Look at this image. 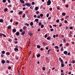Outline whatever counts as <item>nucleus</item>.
Segmentation results:
<instances>
[{"mask_svg": "<svg viewBox=\"0 0 75 75\" xmlns=\"http://www.w3.org/2000/svg\"><path fill=\"white\" fill-rule=\"evenodd\" d=\"M42 24V23H41V22H39L38 23V25H39V26H41V25Z\"/></svg>", "mask_w": 75, "mask_h": 75, "instance_id": "15", "label": "nucleus"}, {"mask_svg": "<svg viewBox=\"0 0 75 75\" xmlns=\"http://www.w3.org/2000/svg\"><path fill=\"white\" fill-rule=\"evenodd\" d=\"M25 5L27 6H28V7H30L31 6V4L29 3L28 2L26 3Z\"/></svg>", "mask_w": 75, "mask_h": 75, "instance_id": "2", "label": "nucleus"}, {"mask_svg": "<svg viewBox=\"0 0 75 75\" xmlns=\"http://www.w3.org/2000/svg\"><path fill=\"white\" fill-rule=\"evenodd\" d=\"M62 23H60V25H59V27H61V26H62Z\"/></svg>", "mask_w": 75, "mask_h": 75, "instance_id": "24", "label": "nucleus"}, {"mask_svg": "<svg viewBox=\"0 0 75 75\" xmlns=\"http://www.w3.org/2000/svg\"><path fill=\"white\" fill-rule=\"evenodd\" d=\"M10 21L11 22H13V19H11L10 20Z\"/></svg>", "mask_w": 75, "mask_h": 75, "instance_id": "62", "label": "nucleus"}, {"mask_svg": "<svg viewBox=\"0 0 75 75\" xmlns=\"http://www.w3.org/2000/svg\"><path fill=\"white\" fill-rule=\"evenodd\" d=\"M47 6H50L51 4V1L50 0H48L47 2Z\"/></svg>", "mask_w": 75, "mask_h": 75, "instance_id": "1", "label": "nucleus"}, {"mask_svg": "<svg viewBox=\"0 0 75 75\" xmlns=\"http://www.w3.org/2000/svg\"><path fill=\"white\" fill-rule=\"evenodd\" d=\"M40 54H39L38 55H37V57L38 58H39V57H40Z\"/></svg>", "mask_w": 75, "mask_h": 75, "instance_id": "25", "label": "nucleus"}, {"mask_svg": "<svg viewBox=\"0 0 75 75\" xmlns=\"http://www.w3.org/2000/svg\"><path fill=\"white\" fill-rule=\"evenodd\" d=\"M55 47V48H57V49H58V48H59V47L57 46H56Z\"/></svg>", "mask_w": 75, "mask_h": 75, "instance_id": "30", "label": "nucleus"}, {"mask_svg": "<svg viewBox=\"0 0 75 75\" xmlns=\"http://www.w3.org/2000/svg\"><path fill=\"white\" fill-rule=\"evenodd\" d=\"M44 27V25H41V27L42 28H43Z\"/></svg>", "mask_w": 75, "mask_h": 75, "instance_id": "32", "label": "nucleus"}, {"mask_svg": "<svg viewBox=\"0 0 75 75\" xmlns=\"http://www.w3.org/2000/svg\"><path fill=\"white\" fill-rule=\"evenodd\" d=\"M38 6H36L35 7V10H36V11H37L38 10Z\"/></svg>", "mask_w": 75, "mask_h": 75, "instance_id": "7", "label": "nucleus"}, {"mask_svg": "<svg viewBox=\"0 0 75 75\" xmlns=\"http://www.w3.org/2000/svg\"><path fill=\"white\" fill-rule=\"evenodd\" d=\"M22 13H23V12H22V11H20V12L18 13L19 14H20V15L22 14Z\"/></svg>", "mask_w": 75, "mask_h": 75, "instance_id": "13", "label": "nucleus"}, {"mask_svg": "<svg viewBox=\"0 0 75 75\" xmlns=\"http://www.w3.org/2000/svg\"><path fill=\"white\" fill-rule=\"evenodd\" d=\"M47 40H51V37H50V36H49L48 37H47Z\"/></svg>", "mask_w": 75, "mask_h": 75, "instance_id": "14", "label": "nucleus"}, {"mask_svg": "<svg viewBox=\"0 0 75 75\" xmlns=\"http://www.w3.org/2000/svg\"><path fill=\"white\" fill-rule=\"evenodd\" d=\"M2 63L3 64H5V61L4 60H2L1 61Z\"/></svg>", "mask_w": 75, "mask_h": 75, "instance_id": "12", "label": "nucleus"}, {"mask_svg": "<svg viewBox=\"0 0 75 75\" xmlns=\"http://www.w3.org/2000/svg\"><path fill=\"white\" fill-rule=\"evenodd\" d=\"M45 67H42V69L43 70V71H45Z\"/></svg>", "mask_w": 75, "mask_h": 75, "instance_id": "18", "label": "nucleus"}, {"mask_svg": "<svg viewBox=\"0 0 75 75\" xmlns=\"http://www.w3.org/2000/svg\"><path fill=\"white\" fill-rule=\"evenodd\" d=\"M67 54L68 55H71V53H70V52H68Z\"/></svg>", "mask_w": 75, "mask_h": 75, "instance_id": "45", "label": "nucleus"}, {"mask_svg": "<svg viewBox=\"0 0 75 75\" xmlns=\"http://www.w3.org/2000/svg\"><path fill=\"white\" fill-rule=\"evenodd\" d=\"M37 47L38 48H40V47H41V46H40V45H37Z\"/></svg>", "mask_w": 75, "mask_h": 75, "instance_id": "17", "label": "nucleus"}, {"mask_svg": "<svg viewBox=\"0 0 75 75\" xmlns=\"http://www.w3.org/2000/svg\"><path fill=\"white\" fill-rule=\"evenodd\" d=\"M61 66H62V67H64V64L63 63H62Z\"/></svg>", "mask_w": 75, "mask_h": 75, "instance_id": "19", "label": "nucleus"}, {"mask_svg": "<svg viewBox=\"0 0 75 75\" xmlns=\"http://www.w3.org/2000/svg\"><path fill=\"white\" fill-rule=\"evenodd\" d=\"M2 54H5V51H2Z\"/></svg>", "mask_w": 75, "mask_h": 75, "instance_id": "27", "label": "nucleus"}, {"mask_svg": "<svg viewBox=\"0 0 75 75\" xmlns=\"http://www.w3.org/2000/svg\"><path fill=\"white\" fill-rule=\"evenodd\" d=\"M47 17H49V16H50V14L49 13H47Z\"/></svg>", "mask_w": 75, "mask_h": 75, "instance_id": "31", "label": "nucleus"}, {"mask_svg": "<svg viewBox=\"0 0 75 75\" xmlns=\"http://www.w3.org/2000/svg\"><path fill=\"white\" fill-rule=\"evenodd\" d=\"M7 11V8H5L4 9V11L5 12H6Z\"/></svg>", "mask_w": 75, "mask_h": 75, "instance_id": "16", "label": "nucleus"}, {"mask_svg": "<svg viewBox=\"0 0 75 75\" xmlns=\"http://www.w3.org/2000/svg\"><path fill=\"white\" fill-rule=\"evenodd\" d=\"M51 50H48V52H50V51H51Z\"/></svg>", "mask_w": 75, "mask_h": 75, "instance_id": "63", "label": "nucleus"}, {"mask_svg": "<svg viewBox=\"0 0 75 75\" xmlns=\"http://www.w3.org/2000/svg\"><path fill=\"white\" fill-rule=\"evenodd\" d=\"M68 17H69V16H67L66 17H65V18L66 19H67V18H68Z\"/></svg>", "mask_w": 75, "mask_h": 75, "instance_id": "52", "label": "nucleus"}, {"mask_svg": "<svg viewBox=\"0 0 75 75\" xmlns=\"http://www.w3.org/2000/svg\"><path fill=\"white\" fill-rule=\"evenodd\" d=\"M3 36H4V37H6V35H4V34H3Z\"/></svg>", "mask_w": 75, "mask_h": 75, "instance_id": "55", "label": "nucleus"}, {"mask_svg": "<svg viewBox=\"0 0 75 75\" xmlns=\"http://www.w3.org/2000/svg\"><path fill=\"white\" fill-rule=\"evenodd\" d=\"M25 25H27V26H28L29 25V24H28V23H25Z\"/></svg>", "mask_w": 75, "mask_h": 75, "instance_id": "26", "label": "nucleus"}, {"mask_svg": "<svg viewBox=\"0 0 75 75\" xmlns=\"http://www.w3.org/2000/svg\"><path fill=\"white\" fill-rule=\"evenodd\" d=\"M60 47H62V44H61L59 45Z\"/></svg>", "mask_w": 75, "mask_h": 75, "instance_id": "61", "label": "nucleus"}, {"mask_svg": "<svg viewBox=\"0 0 75 75\" xmlns=\"http://www.w3.org/2000/svg\"><path fill=\"white\" fill-rule=\"evenodd\" d=\"M3 36V33H1L0 34V36H1V37H2V36Z\"/></svg>", "mask_w": 75, "mask_h": 75, "instance_id": "37", "label": "nucleus"}, {"mask_svg": "<svg viewBox=\"0 0 75 75\" xmlns=\"http://www.w3.org/2000/svg\"><path fill=\"white\" fill-rule=\"evenodd\" d=\"M16 35H18L20 34V33L18 32H17L16 33Z\"/></svg>", "mask_w": 75, "mask_h": 75, "instance_id": "8", "label": "nucleus"}, {"mask_svg": "<svg viewBox=\"0 0 75 75\" xmlns=\"http://www.w3.org/2000/svg\"><path fill=\"white\" fill-rule=\"evenodd\" d=\"M1 57H2V58H3V54H2L1 55Z\"/></svg>", "mask_w": 75, "mask_h": 75, "instance_id": "58", "label": "nucleus"}, {"mask_svg": "<svg viewBox=\"0 0 75 75\" xmlns=\"http://www.w3.org/2000/svg\"><path fill=\"white\" fill-rule=\"evenodd\" d=\"M40 17H43V14H41L40 15Z\"/></svg>", "mask_w": 75, "mask_h": 75, "instance_id": "42", "label": "nucleus"}, {"mask_svg": "<svg viewBox=\"0 0 75 75\" xmlns=\"http://www.w3.org/2000/svg\"><path fill=\"white\" fill-rule=\"evenodd\" d=\"M37 17L38 18H40V16H38Z\"/></svg>", "mask_w": 75, "mask_h": 75, "instance_id": "49", "label": "nucleus"}, {"mask_svg": "<svg viewBox=\"0 0 75 75\" xmlns=\"http://www.w3.org/2000/svg\"><path fill=\"white\" fill-rule=\"evenodd\" d=\"M14 51H18V49L17 48H14Z\"/></svg>", "mask_w": 75, "mask_h": 75, "instance_id": "9", "label": "nucleus"}, {"mask_svg": "<svg viewBox=\"0 0 75 75\" xmlns=\"http://www.w3.org/2000/svg\"><path fill=\"white\" fill-rule=\"evenodd\" d=\"M47 35H47V34H46V35H45V38H47Z\"/></svg>", "mask_w": 75, "mask_h": 75, "instance_id": "35", "label": "nucleus"}, {"mask_svg": "<svg viewBox=\"0 0 75 75\" xmlns=\"http://www.w3.org/2000/svg\"><path fill=\"white\" fill-rule=\"evenodd\" d=\"M61 51H64V49L62 48H61Z\"/></svg>", "mask_w": 75, "mask_h": 75, "instance_id": "59", "label": "nucleus"}, {"mask_svg": "<svg viewBox=\"0 0 75 75\" xmlns=\"http://www.w3.org/2000/svg\"><path fill=\"white\" fill-rule=\"evenodd\" d=\"M65 14H66V13H65L64 12H63L62 14V16H65Z\"/></svg>", "mask_w": 75, "mask_h": 75, "instance_id": "28", "label": "nucleus"}, {"mask_svg": "<svg viewBox=\"0 0 75 75\" xmlns=\"http://www.w3.org/2000/svg\"><path fill=\"white\" fill-rule=\"evenodd\" d=\"M6 0H3L2 2L3 3H6Z\"/></svg>", "mask_w": 75, "mask_h": 75, "instance_id": "34", "label": "nucleus"}, {"mask_svg": "<svg viewBox=\"0 0 75 75\" xmlns=\"http://www.w3.org/2000/svg\"><path fill=\"white\" fill-rule=\"evenodd\" d=\"M35 21L36 22H37V21H38V19H36L35 20Z\"/></svg>", "mask_w": 75, "mask_h": 75, "instance_id": "33", "label": "nucleus"}, {"mask_svg": "<svg viewBox=\"0 0 75 75\" xmlns=\"http://www.w3.org/2000/svg\"><path fill=\"white\" fill-rule=\"evenodd\" d=\"M72 62L73 64H75V61H74V60L72 61Z\"/></svg>", "mask_w": 75, "mask_h": 75, "instance_id": "57", "label": "nucleus"}, {"mask_svg": "<svg viewBox=\"0 0 75 75\" xmlns=\"http://www.w3.org/2000/svg\"><path fill=\"white\" fill-rule=\"evenodd\" d=\"M20 32H22L23 31V30L22 29L20 30Z\"/></svg>", "mask_w": 75, "mask_h": 75, "instance_id": "64", "label": "nucleus"}, {"mask_svg": "<svg viewBox=\"0 0 75 75\" xmlns=\"http://www.w3.org/2000/svg\"><path fill=\"white\" fill-rule=\"evenodd\" d=\"M60 61L61 62V64L64 63V62H63V60H62V59Z\"/></svg>", "mask_w": 75, "mask_h": 75, "instance_id": "39", "label": "nucleus"}, {"mask_svg": "<svg viewBox=\"0 0 75 75\" xmlns=\"http://www.w3.org/2000/svg\"><path fill=\"white\" fill-rule=\"evenodd\" d=\"M11 68V67L10 66H9L8 67V69H10Z\"/></svg>", "mask_w": 75, "mask_h": 75, "instance_id": "50", "label": "nucleus"}, {"mask_svg": "<svg viewBox=\"0 0 75 75\" xmlns=\"http://www.w3.org/2000/svg\"><path fill=\"white\" fill-rule=\"evenodd\" d=\"M26 28H27V27L26 26H25L23 27V29L24 30H26Z\"/></svg>", "mask_w": 75, "mask_h": 75, "instance_id": "11", "label": "nucleus"}, {"mask_svg": "<svg viewBox=\"0 0 75 75\" xmlns=\"http://www.w3.org/2000/svg\"><path fill=\"white\" fill-rule=\"evenodd\" d=\"M70 30H72V29H73V27L72 26H71L70 27Z\"/></svg>", "mask_w": 75, "mask_h": 75, "instance_id": "41", "label": "nucleus"}, {"mask_svg": "<svg viewBox=\"0 0 75 75\" xmlns=\"http://www.w3.org/2000/svg\"><path fill=\"white\" fill-rule=\"evenodd\" d=\"M51 17H49L48 18V20H50V19H51Z\"/></svg>", "mask_w": 75, "mask_h": 75, "instance_id": "51", "label": "nucleus"}, {"mask_svg": "<svg viewBox=\"0 0 75 75\" xmlns=\"http://www.w3.org/2000/svg\"><path fill=\"white\" fill-rule=\"evenodd\" d=\"M32 5H34L35 4V2H32Z\"/></svg>", "mask_w": 75, "mask_h": 75, "instance_id": "36", "label": "nucleus"}, {"mask_svg": "<svg viewBox=\"0 0 75 75\" xmlns=\"http://www.w3.org/2000/svg\"><path fill=\"white\" fill-rule=\"evenodd\" d=\"M68 22V21H67L66 20L65 21H64V23H67V22Z\"/></svg>", "mask_w": 75, "mask_h": 75, "instance_id": "56", "label": "nucleus"}, {"mask_svg": "<svg viewBox=\"0 0 75 75\" xmlns=\"http://www.w3.org/2000/svg\"><path fill=\"white\" fill-rule=\"evenodd\" d=\"M15 24L17 25L18 24V22H16V23H15Z\"/></svg>", "mask_w": 75, "mask_h": 75, "instance_id": "48", "label": "nucleus"}, {"mask_svg": "<svg viewBox=\"0 0 75 75\" xmlns=\"http://www.w3.org/2000/svg\"><path fill=\"white\" fill-rule=\"evenodd\" d=\"M40 13V12L38 11H37L36 12V13L37 14H39Z\"/></svg>", "mask_w": 75, "mask_h": 75, "instance_id": "38", "label": "nucleus"}, {"mask_svg": "<svg viewBox=\"0 0 75 75\" xmlns=\"http://www.w3.org/2000/svg\"><path fill=\"white\" fill-rule=\"evenodd\" d=\"M69 45V44L67 43L66 44V45H67V46H68V45Z\"/></svg>", "mask_w": 75, "mask_h": 75, "instance_id": "60", "label": "nucleus"}, {"mask_svg": "<svg viewBox=\"0 0 75 75\" xmlns=\"http://www.w3.org/2000/svg\"><path fill=\"white\" fill-rule=\"evenodd\" d=\"M64 53L65 55H67V54L68 53V52L67 51H64Z\"/></svg>", "mask_w": 75, "mask_h": 75, "instance_id": "6", "label": "nucleus"}, {"mask_svg": "<svg viewBox=\"0 0 75 75\" xmlns=\"http://www.w3.org/2000/svg\"><path fill=\"white\" fill-rule=\"evenodd\" d=\"M17 43H18V42L17 41H16L15 42H14L15 44H17Z\"/></svg>", "mask_w": 75, "mask_h": 75, "instance_id": "54", "label": "nucleus"}, {"mask_svg": "<svg viewBox=\"0 0 75 75\" xmlns=\"http://www.w3.org/2000/svg\"><path fill=\"white\" fill-rule=\"evenodd\" d=\"M12 32L13 33H16V29H13L12 30Z\"/></svg>", "mask_w": 75, "mask_h": 75, "instance_id": "5", "label": "nucleus"}, {"mask_svg": "<svg viewBox=\"0 0 75 75\" xmlns=\"http://www.w3.org/2000/svg\"><path fill=\"white\" fill-rule=\"evenodd\" d=\"M8 1L9 3H11V1H10V0H8Z\"/></svg>", "mask_w": 75, "mask_h": 75, "instance_id": "46", "label": "nucleus"}, {"mask_svg": "<svg viewBox=\"0 0 75 75\" xmlns=\"http://www.w3.org/2000/svg\"><path fill=\"white\" fill-rule=\"evenodd\" d=\"M0 22L1 23H3V20L2 19H0Z\"/></svg>", "mask_w": 75, "mask_h": 75, "instance_id": "21", "label": "nucleus"}, {"mask_svg": "<svg viewBox=\"0 0 75 75\" xmlns=\"http://www.w3.org/2000/svg\"><path fill=\"white\" fill-rule=\"evenodd\" d=\"M25 13L26 14H28V11H26L25 12Z\"/></svg>", "mask_w": 75, "mask_h": 75, "instance_id": "40", "label": "nucleus"}, {"mask_svg": "<svg viewBox=\"0 0 75 75\" xmlns=\"http://www.w3.org/2000/svg\"><path fill=\"white\" fill-rule=\"evenodd\" d=\"M65 7H67V8H68L69 7V6H68V5H65Z\"/></svg>", "mask_w": 75, "mask_h": 75, "instance_id": "44", "label": "nucleus"}, {"mask_svg": "<svg viewBox=\"0 0 75 75\" xmlns=\"http://www.w3.org/2000/svg\"><path fill=\"white\" fill-rule=\"evenodd\" d=\"M28 34L30 37H31L32 36H33V34L31 32L28 33Z\"/></svg>", "mask_w": 75, "mask_h": 75, "instance_id": "3", "label": "nucleus"}, {"mask_svg": "<svg viewBox=\"0 0 75 75\" xmlns=\"http://www.w3.org/2000/svg\"><path fill=\"white\" fill-rule=\"evenodd\" d=\"M11 26L10 25H9L8 27V29H10L11 28Z\"/></svg>", "mask_w": 75, "mask_h": 75, "instance_id": "22", "label": "nucleus"}, {"mask_svg": "<svg viewBox=\"0 0 75 75\" xmlns=\"http://www.w3.org/2000/svg\"><path fill=\"white\" fill-rule=\"evenodd\" d=\"M20 1L21 3H22L23 4H24V3L25 1L23 0H20Z\"/></svg>", "mask_w": 75, "mask_h": 75, "instance_id": "4", "label": "nucleus"}, {"mask_svg": "<svg viewBox=\"0 0 75 75\" xmlns=\"http://www.w3.org/2000/svg\"><path fill=\"white\" fill-rule=\"evenodd\" d=\"M6 62H7V63H8V64H9V63L10 62L9 61V60H7L6 61Z\"/></svg>", "mask_w": 75, "mask_h": 75, "instance_id": "47", "label": "nucleus"}, {"mask_svg": "<svg viewBox=\"0 0 75 75\" xmlns=\"http://www.w3.org/2000/svg\"><path fill=\"white\" fill-rule=\"evenodd\" d=\"M30 25L31 26H32V25H33V22H31L30 23Z\"/></svg>", "mask_w": 75, "mask_h": 75, "instance_id": "20", "label": "nucleus"}, {"mask_svg": "<svg viewBox=\"0 0 75 75\" xmlns=\"http://www.w3.org/2000/svg\"><path fill=\"white\" fill-rule=\"evenodd\" d=\"M56 21L57 22V23H59V19H58L56 20Z\"/></svg>", "mask_w": 75, "mask_h": 75, "instance_id": "43", "label": "nucleus"}, {"mask_svg": "<svg viewBox=\"0 0 75 75\" xmlns=\"http://www.w3.org/2000/svg\"><path fill=\"white\" fill-rule=\"evenodd\" d=\"M25 13H24L23 15L22 16V17H23V18H24V17H25Z\"/></svg>", "mask_w": 75, "mask_h": 75, "instance_id": "23", "label": "nucleus"}, {"mask_svg": "<svg viewBox=\"0 0 75 75\" xmlns=\"http://www.w3.org/2000/svg\"><path fill=\"white\" fill-rule=\"evenodd\" d=\"M54 30V29H50V31H52Z\"/></svg>", "mask_w": 75, "mask_h": 75, "instance_id": "53", "label": "nucleus"}, {"mask_svg": "<svg viewBox=\"0 0 75 75\" xmlns=\"http://www.w3.org/2000/svg\"><path fill=\"white\" fill-rule=\"evenodd\" d=\"M6 55H10V54L9 52H6Z\"/></svg>", "mask_w": 75, "mask_h": 75, "instance_id": "10", "label": "nucleus"}, {"mask_svg": "<svg viewBox=\"0 0 75 75\" xmlns=\"http://www.w3.org/2000/svg\"><path fill=\"white\" fill-rule=\"evenodd\" d=\"M25 34V32H23L22 33V35H24Z\"/></svg>", "mask_w": 75, "mask_h": 75, "instance_id": "29", "label": "nucleus"}]
</instances>
